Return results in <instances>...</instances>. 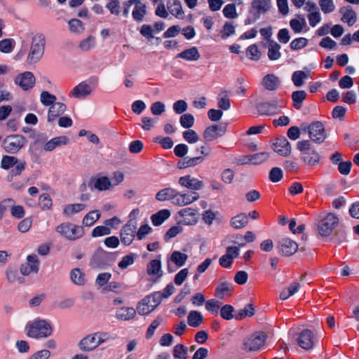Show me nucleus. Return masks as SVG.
Listing matches in <instances>:
<instances>
[{
	"label": "nucleus",
	"instance_id": "bb28decb",
	"mask_svg": "<svg viewBox=\"0 0 359 359\" xmlns=\"http://www.w3.org/2000/svg\"><path fill=\"white\" fill-rule=\"evenodd\" d=\"M66 110V105L62 102H55L52 104L48 114V121L49 122L53 121L57 117L65 113Z\"/></svg>",
	"mask_w": 359,
	"mask_h": 359
},
{
	"label": "nucleus",
	"instance_id": "f8f14e48",
	"mask_svg": "<svg viewBox=\"0 0 359 359\" xmlns=\"http://www.w3.org/2000/svg\"><path fill=\"white\" fill-rule=\"evenodd\" d=\"M271 148L276 153L283 156H287L291 152L290 143L284 136L277 137L272 140Z\"/></svg>",
	"mask_w": 359,
	"mask_h": 359
},
{
	"label": "nucleus",
	"instance_id": "e433bc0d",
	"mask_svg": "<svg viewBox=\"0 0 359 359\" xmlns=\"http://www.w3.org/2000/svg\"><path fill=\"white\" fill-rule=\"evenodd\" d=\"M170 216V212L168 210L163 209L153 215L151 219L154 226H158L169 218Z\"/></svg>",
	"mask_w": 359,
	"mask_h": 359
},
{
	"label": "nucleus",
	"instance_id": "3c124183",
	"mask_svg": "<svg viewBox=\"0 0 359 359\" xmlns=\"http://www.w3.org/2000/svg\"><path fill=\"white\" fill-rule=\"evenodd\" d=\"M254 314L255 309L253 307V305L250 304L238 311V313L236 315V318L237 320H241L245 317H251Z\"/></svg>",
	"mask_w": 359,
	"mask_h": 359
},
{
	"label": "nucleus",
	"instance_id": "f3484780",
	"mask_svg": "<svg viewBox=\"0 0 359 359\" xmlns=\"http://www.w3.org/2000/svg\"><path fill=\"white\" fill-rule=\"evenodd\" d=\"M178 183L182 187L194 191L201 189L204 185L203 181L191 177L189 175L180 177Z\"/></svg>",
	"mask_w": 359,
	"mask_h": 359
},
{
	"label": "nucleus",
	"instance_id": "cd10ccee",
	"mask_svg": "<svg viewBox=\"0 0 359 359\" xmlns=\"http://www.w3.org/2000/svg\"><path fill=\"white\" fill-rule=\"evenodd\" d=\"M167 7L170 13L175 18L181 20L184 18V12L180 0H173L172 3H168Z\"/></svg>",
	"mask_w": 359,
	"mask_h": 359
},
{
	"label": "nucleus",
	"instance_id": "20e7f679",
	"mask_svg": "<svg viewBox=\"0 0 359 359\" xmlns=\"http://www.w3.org/2000/svg\"><path fill=\"white\" fill-rule=\"evenodd\" d=\"M134 5L132 11L133 19L137 22H142L147 14V6L142 0H128L123 3V14L127 17L130 13V8Z\"/></svg>",
	"mask_w": 359,
	"mask_h": 359
},
{
	"label": "nucleus",
	"instance_id": "13d9d810",
	"mask_svg": "<svg viewBox=\"0 0 359 359\" xmlns=\"http://www.w3.org/2000/svg\"><path fill=\"white\" fill-rule=\"evenodd\" d=\"M270 156L269 152L263 151L251 155L252 163L259 165L268 159Z\"/></svg>",
	"mask_w": 359,
	"mask_h": 359
},
{
	"label": "nucleus",
	"instance_id": "1a4fd4ad",
	"mask_svg": "<svg viewBox=\"0 0 359 359\" xmlns=\"http://www.w3.org/2000/svg\"><path fill=\"white\" fill-rule=\"evenodd\" d=\"M339 223V219L333 213H328L318 223V232L322 236H330Z\"/></svg>",
	"mask_w": 359,
	"mask_h": 359
},
{
	"label": "nucleus",
	"instance_id": "e2e57ef3",
	"mask_svg": "<svg viewBox=\"0 0 359 359\" xmlns=\"http://www.w3.org/2000/svg\"><path fill=\"white\" fill-rule=\"evenodd\" d=\"M111 233V229L106 226H96L92 231L93 237H100Z\"/></svg>",
	"mask_w": 359,
	"mask_h": 359
},
{
	"label": "nucleus",
	"instance_id": "6e6552de",
	"mask_svg": "<svg viewBox=\"0 0 359 359\" xmlns=\"http://www.w3.org/2000/svg\"><path fill=\"white\" fill-rule=\"evenodd\" d=\"M309 137L311 142L320 144L325 142L327 135L321 121H313L309 125Z\"/></svg>",
	"mask_w": 359,
	"mask_h": 359
},
{
	"label": "nucleus",
	"instance_id": "5fc2aeb1",
	"mask_svg": "<svg viewBox=\"0 0 359 359\" xmlns=\"http://www.w3.org/2000/svg\"><path fill=\"white\" fill-rule=\"evenodd\" d=\"M235 32V27L231 22H226L222 27L220 34L222 39H226Z\"/></svg>",
	"mask_w": 359,
	"mask_h": 359
},
{
	"label": "nucleus",
	"instance_id": "6ab92c4d",
	"mask_svg": "<svg viewBox=\"0 0 359 359\" xmlns=\"http://www.w3.org/2000/svg\"><path fill=\"white\" fill-rule=\"evenodd\" d=\"M93 187L100 191L109 190L113 187L111 180L106 176L97 175L90 180Z\"/></svg>",
	"mask_w": 359,
	"mask_h": 359
},
{
	"label": "nucleus",
	"instance_id": "c03bdc74",
	"mask_svg": "<svg viewBox=\"0 0 359 359\" xmlns=\"http://www.w3.org/2000/svg\"><path fill=\"white\" fill-rule=\"evenodd\" d=\"M306 93L304 90L293 91V107L300 109L304 100L306 97Z\"/></svg>",
	"mask_w": 359,
	"mask_h": 359
},
{
	"label": "nucleus",
	"instance_id": "58836bf2",
	"mask_svg": "<svg viewBox=\"0 0 359 359\" xmlns=\"http://www.w3.org/2000/svg\"><path fill=\"white\" fill-rule=\"evenodd\" d=\"M86 205L83 203L69 204L64 207L63 213L67 217H72L74 215L83 210Z\"/></svg>",
	"mask_w": 359,
	"mask_h": 359
},
{
	"label": "nucleus",
	"instance_id": "69168bd1",
	"mask_svg": "<svg viewBox=\"0 0 359 359\" xmlns=\"http://www.w3.org/2000/svg\"><path fill=\"white\" fill-rule=\"evenodd\" d=\"M221 303L215 299H210L205 302V309L212 313H218Z\"/></svg>",
	"mask_w": 359,
	"mask_h": 359
},
{
	"label": "nucleus",
	"instance_id": "a19ab883",
	"mask_svg": "<svg viewBox=\"0 0 359 359\" xmlns=\"http://www.w3.org/2000/svg\"><path fill=\"white\" fill-rule=\"evenodd\" d=\"M188 259V255L180 251H174L170 255V261L177 266L181 267L184 265Z\"/></svg>",
	"mask_w": 359,
	"mask_h": 359
},
{
	"label": "nucleus",
	"instance_id": "2eb2a0df",
	"mask_svg": "<svg viewBox=\"0 0 359 359\" xmlns=\"http://www.w3.org/2000/svg\"><path fill=\"white\" fill-rule=\"evenodd\" d=\"M239 248L236 246H229L226 248V253L219 259V264L224 268H230L233 261L239 255Z\"/></svg>",
	"mask_w": 359,
	"mask_h": 359
},
{
	"label": "nucleus",
	"instance_id": "a878e982",
	"mask_svg": "<svg viewBox=\"0 0 359 359\" xmlns=\"http://www.w3.org/2000/svg\"><path fill=\"white\" fill-rule=\"evenodd\" d=\"M262 84L266 90L274 91L280 86V79L273 74H269L264 76Z\"/></svg>",
	"mask_w": 359,
	"mask_h": 359
},
{
	"label": "nucleus",
	"instance_id": "a18cd8bd",
	"mask_svg": "<svg viewBox=\"0 0 359 359\" xmlns=\"http://www.w3.org/2000/svg\"><path fill=\"white\" fill-rule=\"evenodd\" d=\"M173 357L176 359H187L188 348L182 344H178L173 348Z\"/></svg>",
	"mask_w": 359,
	"mask_h": 359
},
{
	"label": "nucleus",
	"instance_id": "aec40b11",
	"mask_svg": "<svg viewBox=\"0 0 359 359\" xmlns=\"http://www.w3.org/2000/svg\"><path fill=\"white\" fill-rule=\"evenodd\" d=\"M92 93V88L86 82H81L76 86L69 93V96L76 99L83 98Z\"/></svg>",
	"mask_w": 359,
	"mask_h": 359
},
{
	"label": "nucleus",
	"instance_id": "4c0bfd02",
	"mask_svg": "<svg viewBox=\"0 0 359 359\" xmlns=\"http://www.w3.org/2000/svg\"><path fill=\"white\" fill-rule=\"evenodd\" d=\"M248 224V216L244 213L239 214L231 219V225L235 229H241Z\"/></svg>",
	"mask_w": 359,
	"mask_h": 359
},
{
	"label": "nucleus",
	"instance_id": "9d476101",
	"mask_svg": "<svg viewBox=\"0 0 359 359\" xmlns=\"http://www.w3.org/2000/svg\"><path fill=\"white\" fill-rule=\"evenodd\" d=\"M295 341L299 347L309 351L314 348L316 337L312 330L304 329L297 334Z\"/></svg>",
	"mask_w": 359,
	"mask_h": 359
},
{
	"label": "nucleus",
	"instance_id": "864d4df0",
	"mask_svg": "<svg viewBox=\"0 0 359 359\" xmlns=\"http://www.w3.org/2000/svg\"><path fill=\"white\" fill-rule=\"evenodd\" d=\"M57 97L54 95L48 93V91H43L40 95V100L43 104L45 106L52 105L55 103Z\"/></svg>",
	"mask_w": 359,
	"mask_h": 359
},
{
	"label": "nucleus",
	"instance_id": "bf43d9fd",
	"mask_svg": "<svg viewBox=\"0 0 359 359\" xmlns=\"http://www.w3.org/2000/svg\"><path fill=\"white\" fill-rule=\"evenodd\" d=\"M69 29L72 32L74 33H81L83 29V22L78 19H72L69 22Z\"/></svg>",
	"mask_w": 359,
	"mask_h": 359
},
{
	"label": "nucleus",
	"instance_id": "c9c22d12",
	"mask_svg": "<svg viewBox=\"0 0 359 359\" xmlns=\"http://www.w3.org/2000/svg\"><path fill=\"white\" fill-rule=\"evenodd\" d=\"M178 57L185 59L187 60H198L200 57V53L196 47L187 49L177 55Z\"/></svg>",
	"mask_w": 359,
	"mask_h": 359
},
{
	"label": "nucleus",
	"instance_id": "0eeeda50",
	"mask_svg": "<svg viewBox=\"0 0 359 359\" xmlns=\"http://www.w3.org/2000/svg\"><path fill=\"white\" fill-rule=\"evenodd\" d=\"M295 225L296 222L293 219V245L296 246L293 254L298 252H304L306 251L308 238L306 233L304 232V224H300L296 229H294Z\"/></svg>",
	"mask_w": 359,
	"mask_h": 359
},
{
	"label": "nucleus",
	"instance_id": "6e6d98bb",
	"mask_svg": "<svg viewBox=\"0 0 359 359\" xmlns=\"http://www.w3.org/2000/svg\"><path fill=\"white\" fill-rule=\"evenodd\" d=\"M296 148L300 151L302 156L306 154L311 149H312L311 143L310 140H301L297 142Z\"/></svg>",
	"mask_w": 359,
	"mask_h": 359
},
{
	"label": "nucleus",
	"instance_id": "393cba45",
	"mask_svg": "<svg viewBox=\"0 0 359 359\" xmlns=\"http://www.w3.org/2000/svg\"><path fill=\"white\" fill-rule=\"evenodd\" d=\"M278 251L285 256L292 255V239L289 236H282L278 242Z\"/></svg>",
	"mask_w": 359,
	"mask_h": 359
},
{
	"label": "nucleus",
	"instance_id": "c85d7f7f",
	"mask_svg": "<svg viewBox=\"0 0 359 359\" xmlns=\"http://www.w3.org/2000/svg\"><path fill=\"white\" fill-rule=\"evenodd\" d=\"M79 346L83 351H90L98 346L97 342L95 341V337H93V334H91L82 339L79 344Z\"/></svg>",
	"mask_w": 359,
	"mask_h": 359
},
{
	"label": "nucleus",
	"instance_id": "052dcab7",
	"mask_svg": "<svg viewBox=\"0 0 359 359\" xmlns=\"http://www.w3.org/2000/svg\"><path fill=\"white\" fill-rule=\"evenodd\" d=\"M184 139L189 144H194L199 140L198 135L194 130H187L182 133Z\"/></svg>",
	"mask_w": 359,
	"mask_h": 359
},
{
	"label": "nucleus",
	"instance_id": "de8ad7c7",
	"mask_svg": "<svg viewBox=\"0 0 359 359\" xmlns=\"http://www.w3.org/2000/svg\"><path fill=\"white\" fill-rule=\"evenodd\" d=\"M100 217V214L97 210L89 212L83 219V224L86 226H90L97 221Z\"/></svg>",
	"mask_w": 359,
	"mask_h": 359
},
{
	"label": "nucleus",
	"instance_id": "72a5a7b5",
	"mask_svg": "<svg viewBox=\"0 0 359 359\" xmlns=\"http://www.w3.org/2000/svg\"><path fill=\"white\" fill-rule=\"evenodd\" d=\"M311 76V71L306 69L305 71H296L293 72V84L299 88L304 84V80Z\"/></svg>",
	"mask_w": 359,
	"mask_h": 359
},
{
	"label": "nucleus",
	"instance_id": "338daca9",
	"mask_svg": "<svg viewBox=\"0 0 359 359\" xmlns=\"http://www.w3.org/2000/svg\"><path fill=\"white\" fill-rule=\"evenodd\" d=\"M18 163L17 158L14 156H5L3 157L1 164L4 169H8Z\"/></svg>",
	"mask_w": 359,
	"mask_h": 359
},
{
	"label": "nucleus",
	"instance_id": "ea45409f",
	"mask_svg": "<svg viewBox=\"0 0 359 359\" xmlns=\"http://www.w3.org/2000/svg\"><path fill=\"white\" fill-rule=\"evenodd\" d=\"M161 263L160 260L153 259L147 264V273L150 276H161Z\"/></svg>",
	"mask_w": 359,
	"mask_h": 359
},
{
	"label": "nucleus",
	"instance_id": "680f3d73",
	"mask_svg": "<svg viewBox=\"0 0 359 359\" xmlns=\"http://www.w3.org/2000/svg\"><path fill=\"white\" fill-rule=\"evenodd\" d=\"M180 124L184 128H190L194 123V118L191 114H184L180 117Z\"/></svg>",
	"mask_w": 359,
	"mask_h": 359
},
{
	"label": "nucleus",
	"instance_id": "a211bd4d",
	"mask_svg": "<svg viewBox=\"0 0 359 359\" xmlns=\"http://www.w3.org/2000/svg\"><path fill=\"white\" fill-rule=\"evenodd\" d=\"M224 133V128L219 125H212L205 128L203 134V137L206 142H212L219 137H222Z\"/></svg>",
	"mask_w": 359,
	"mask_h": 359
},
{
	"label": "nucleus",
	"instance_id": "9b49d317",
	"mask_svg": "<svg viewBox=\"0 0 359 359\" xmlns=\"http://www.w3.org/2000/svg\"><path fill=\"white\" fill-rule=\"evenodd\" d=\"M25 140L23 136L20 135H11L7 136L2 142V147L8 153H17L25 144Z\"/></svg>",
	"mask_w": 359,
	"mask_h": 359
},
{
	"label": "nucleus",
	"instance_id": "0e129e2a",
	"mask_svg": "<svg viewBox=\"0 0 359 359\" xmlns=\"http://www.w3.org/2000/svg\"><path fill=\"white\" fill-rule=\"evenodd\" d=\"M39 203L42 209L48 210L52 206V200L48 194H43L39 196Z\"/></svg>",
	"mask_w": 359,
	"mask_h": 359
},
{
	"label": "nucleus",
	"instance_id": "f704fd0d",
	"mask_svg": "<svg viewBox=\"0 0 359 359\" xmlns=\"http://www.w3.org/2000/svg\"><path fill=\"white\" fill-rule=\"evenodd\" d=\"M257 111L261 115H273L277 112L278 105L274 103H260L257 106Z\"/></svg>",
	"mask_w": 359,
	"mask_h": 359
},
{
	"label": "nucleus",
	"instance_id": "49530a36",
	"mask_svg": "<svg viewBox=\"0 0 359 359\" xmlns=\"http://www.w3.org/2000/svg\"><path fill=\"white\" fill-rule=\"evenodd\" d=\"M232 288V285L229 283H222L217 287L215 296L219 299H223L226 294H228Z\"/></svg>",
	"mask_w": 359,
	"mask_h": 359
},
{
	"label": "nucleus",
	"instance_id": "b1692460",
	"mask_svg": "<svg viewBox=\"0 0 359 359\" xmlns=\"http://www.w3.org/2000/svg\"><path fill=\"white\" fill-rule=\"evenodd\" d=\"M339 13L341 14V21L348 26H352L356 22V14L350 6L341 8Z\"/></svg>",
	"mask_w": 359,
	"mask_h": 359
},
{
	"label": "nucleus",
	"instance_id": "5701e85b",
	"mask_svg": "<svg viewBox=\"0 0 359 359\" xmlns=\"http://www.w3.org/2000/svg\"><path fill=\"white\" fill-rule=\"evenodd\" d=\"M310 13L308 15L309 24L311 27H316L321 21V15L315 3L308 1L306 6Z\"/></svg>",
	"mask_w": 359,
	"mask_h": 359
},
{
	"label": "nucleus",
	"instance_id": "4468645a",
	"mask_svg": "<svg viewBox=\"0 0 359 359\" xmlns=\"http://www.w3.org/2000/svg\"><path fill=\"white\" fill-rule=\"evenodd\" d=\"M199 197V194L196 191H177L175 201H173V203L178 206H185L198 201Z\"/></svg>",
	"mask_w": 359,
	"mask_h": 359
},
{
	"label": "nucleus",
	"instance_id": "423d86ee",
	"mask_svg": "<svg viewBox=\"0 0 359 359\" xmlns=\"http://www.w3.org/2000/svg\"><path fill=\"white\" fill-rule=\"evenodd\" d=\"M55 230L69 241H75L83 235V230L81 226L68 222L60 224Z\"/></svg>",
	"mask_w": 359,
	"mask_h": 359
},
{
	"label": "nucleus",
	"instance_id": "774afa93",
	"mask_svg": "<svg viewBox=\"0 0 359 359\" xmlns=\"http://www.w3.org/2000/svg\"><path fill=\"white\" fill-rule=\"evenodd\" d=\"M306 26V22L304 17L293 19V32L295 33H300Z\"/></svg>",
	"mask_w": 359,
	"mask_h": 359
},
{
	"label": "nucleus",
	"instance_id": "2f4dec72",
	"mask_svg": "<svg viewBox=\"0 0 359 359\" xmlns=\"http://www.w3.org/2000/svg\"><path fill=\"white\" fill-rule=\"evenodd\" d=\"M156 308L148 297L143 299L137 305V311L140 315H147Z\"/></svg>",
	"mask_w": 359,
	"mask_h": 359
},
{
	"label": "nucleus",
	"instance_id": "79ce46f5",
	"mask_svg": "<svg viewBox=\"0 0 359 359\" xmlns=\"http://www.w3.org/2000/svg\"><path fill=\"white\" fill-rule=\"evenodd\" d=\"M280 46L274 41H270L268 46V56L270 60H276L280 57Z\"/></svg>",
	"mask_w": 359,
	"mask_h": 359
},
{
	"label": "nucleus",
	"instance_id": "09e8293b",
	"mask_svg": "<svg viewBox=\"0 0 359 359\" xmlns=\"http://www.w3.org/2000/svg\"><path fill=\"white\" fill-rule=\"evenodd\" d=\"M318 4L325 14L332 13L336 8L334 0H318Z\"/></svg>",
	"mask_w": 359,
	"mask_h": 359
},
{
	"label": "nucleus",
	"instance_id": "c756f323",
	"mask_svg": "<svg viewBox=\"0 0 359 359\" xmlns=\"http://www.w3.org/2000/svg\"><path fill=\"white\" fill-rule=\"evenodd\" d=\"M177 190L173 188L168 187L158 191L156 195V200L164 201L168 200L175 201Z\"/></svg>",
	"mask_w": 359,
	"mask_h": 359
},
{
	"label": "nucleus",
	"instance_id": "37998d69",
	"mask_svg": "<svg viewBox=\"0 0 359 359\" xmlns=\"http://www.w3.org/2000/svg\"><path fill=\"white\" fill-rule=\"evenodd\" d=\"M188 324L194 327H198L203 322V316L197 311H191L188 316Z\"/></svg>",
	"mask_w": 359,
	"mask_h": 359
},
{
	"label": "nucleus",
	"instance_id": "39448f33",
	"mask_svg": "<svg viewBox=\"0 0 359 359\" xmlns=\"http://www.w3.org/2000/svg\"><path fill=\"white\" fill-rule=\"evenodd\" d=\"M273 8L272 0H252L249 13L255 20H257L262 15L271 12Z\"/></svg>",
	"mask_w": 359,
	"mask_h": 359
},
{
	"label": "nucleus",
	"instance_id": "4d7b16f0",
	"mask_svg": "<svg viewBox=\"0 0 359 359\" xmlns=\"http://www.w3.org/2000/svg\"><path fill=\"white\" fill-rule=\"evenodd\" d=\"M14 41L11 39H5L0 41V51L4 53H11L14 48Z\"/></svg>",
	"mask_w": 359,
	"mask_h": 359
},
{
	"label": "nucleus",
	"instance_id": "f03ea898",
	"mask_svg": "<svg viewBox=\"0 0 359 359\" xmlns=\"http://www.w3.org/2000/svg\"><path fill=\"white\" fill-rule=\"evenodd\" d=\"M26 330L27 336L35 339L47 337L52 333L51 325L46 320L41 319L29 323Z\"/></svg>",
	"mask_w": 359,
	"mask_h": 359
},
{
	"label": "nucleus",
	"instance_id": "ddd939ff",
	"mask_svg": "<svg viewBox=\"0 0 359 359\" xmlns=\"http://www.w3.org/2000/svg\"><path fill=\"white\" fill-rule=\"evenodd\" d=\"M35 81L36 79L31 72H25L15 78V83L24 90L32 88Z\"/></svg>",
	"mask_w": 359,
	"mask_h": 359
},
{
	"label": "nucleus",
	"instance_id": "f257e3e1",
	"mask_svg": "<svg viewBox=\"0 0 359 359\" xmlns=\"http://www.w3.org/2000/svg\"><path fill=\"white\" fill-rule=\"evenodd\" d=\"M45 43L44 34L37 33L32 37L29 51L27 57V62L29 65L35 64L41 60L44 53Z\"/></svg>",
	"mask_w": 359,
	"mask_h": 359
},
{
	"label": "nucleus",
	"instance_id": "412c9836",
	"mask_svg": "<svg viewBox=\"0 0 359 359\" xmlns=\"http://www.w3.org/2000/svg\"><path fill=\"white\" fill-rule=\"evenodd\" d=\"M39 271V259L36 255H29L27 258V263L20 267L22 274L27 276L32 272L37 273Z\"/></svg>",
	"mask_w": 359,
	"mask_h": 359
},
{
	"label": "nucleus",
	"instance_id": "8fccbe9b",
	"mask_svg": "<svg viewBox=\"0 0 359 359\" xmlns=\"http://www.w3.org/2000/svg\"><path fill=\"white\" fill-rule=\"evenodd\" d=\"M222 13L226 18L229 19H235L238 16L236 5L234 4H229L226 5L222 10Z\"/></svg>",
	"mask_w": 359,
	"mask_h": 359
},
{
	"label": "nucleus",
	"instance_id": "4be33fe9",
	"mask_svg": "<svg viewBox=\"0 0 359 359\" xmlns=\"http://www.w3.org/2000/svg\"><path fill=\"white\" fill-rule=\"evenodd\" d=\"M178 215L182 218L181 222L186 225H193L197 222V210L191 208L182 209Z\"/></svg>",
	"mask_w": 359,
	"mask_h": 359
},
{
	"label": "nucleus",
	"instance_id": "dca6fc26",
	"mask_svg": "<svg viewBox=\"0 0 359 359\" xmlns=\"http://www.w3.org/2000/svg\"><path fill=\"white\" fill-rule=\"evenodd\" d=\"M137 229V226L135 222L130 221L124 225L121 232V241L122 243L126 245H129L132 243L134 238L135 233Z\"/></svg>",
	"mask_w": 359,
	"mask_h": 359
},
{
	"label": "nucleus",
	"instance_id": "7c9ffc66",
	"mask_svg": "<svg viewBox=\"0 0 359 359\" xmlns=\"http://www.w3.org/2000/svg\"><path fill=\"white\" fill-rule=\"evenodd\" d=\"M69 142L66 136H60L53 138L46 143L44 145V150L46 151H51L57 147L67 144Z\"/></svg>",
	"mask_w": 359,
	"mask_h": 359
},
{
	"label": "nucleus",
	"instance_id": "473e14b6",
	"mask_svg": "<svg viewBox=\"0 0 359 359\" xmlns=\"http://www.w3.org/2000/svg\"><path fill=\"white\" fill-rule=\"evenodd\" d=\"M136 316V311L133 307H122L116 313L118 319L121 320H129L133 319Z\"/></svg>",
	"mask_w": 359,
	"mask_h": 359
},
{
	"label": "nucleus",
	"instance_id": "7ed1b4c3",
	"mask_svg": "<svg viewBox=\"0 0 359 359\" xmlns=\"http://www.w3.org/2000/svg\"><path fill=\"white\" fill-rule=\"evenodd\" d=\"M265 341L264 332H255L243 339L241 348L245 353L258 351L264 346Z\"/></svg>",
	"mask_w": 359,
	"mask_h": 359
},
{
	"label": "nucleus",
	"instance_id": "603ef678",
	"mask_svg": "<svg viewBox=\"0 0 359 359\" xmlns=\"http://www.w3.org/2000/svg\"><path fill=\"white\" fill-rule=\"evenodd\" d=\"M71 280L76 285H83L85 283L84 274L79 269H74L70 274Z\"/></svg>",
	"mask_w": 359,
	"mask_h": 359
}]
</instances>
